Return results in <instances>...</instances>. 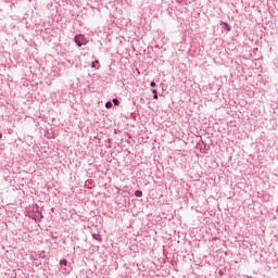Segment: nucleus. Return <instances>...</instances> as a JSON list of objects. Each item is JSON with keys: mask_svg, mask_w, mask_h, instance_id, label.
<instances>
[{"mask_svg": "<svg viewBox=\"0 0 278 278\" xmlns=\"http://www.w3.org/2000/svg\"><path fill=\"white\" fill-rule=\"evenodd\" d=\"M135 197H138V198L142 197V191L140 190L135 191Z\"/></svg>", "mask_w": 278, "mask_h": 278, "instance_id": "5", "label": "nucleus"}, {"mask_svg": "<svg viewBox=\"0 0 278 278\" xmlns=\"http://www.w3.org/2000/svg\"><path fill=\"white\" fill-rule=\"evenodd\" d=\"M0 138H3V135L0 132Z\"/></svg>", "mask_w": 278, "mask_h": 278, "instance_id": "11", "label": "nucleus"}, {"mask_svg": "<svg viewBox=\"0 0 278 278\" xmlns=\"http://www.w3.org/2000/svg\"><path fill=\"white\" fill-rule=\"evenodd\" d=\"M92 238H93V240H97L98 242H101V235H99V233H92Z\"/></svg>", "mask_w": 278, "mask_h": 278, "instance_id": "2", "label": "nucleus"}, {"mask_svg": "<svg viewBox=\"0 0 278 278\" xmlns=\"http://www.w3.org/2000/svg\"><path fill=\"white\" fill-rule=\"evenodd\" d=\"M152 92H153V94H154V96H153V99H157V90L153 89Z\"/></svg>", "mask_w": 278, "mask_h": 278, "instance_id": "7", "label": "nucleus"}, {"mask_svg": "<svg viewBox=\"0 0 278 278\" xmlns=\"http://www.w3.org/2000/svg\"><path fill=\"white\" fill-rule=\"evenodd\" d=\"M74 42L77 45V47H81L83 45H86V37L84 35H76Z\"/></svg>", "mask_w": 278, "mask_h": 278, "instance_id": "1", "label": "nucleus"}, {"mask_svg": "<svg viewBox=\"0 0 278 278\" xmlns=\"http://www.w3.org/2000/svg\"><path fill=\"white\" fill-rule=\"evenodd\" d=\"M114 105H118V99H113Z\"/></svg>", "mask_w": 278, "mask_h": 278, "instance_id": "9", "label": "nucleus"}, {"mask_svg": "<svg viewBox=\"0 0 278 278\" xmlns=\"http://www.w3.org/2000/svg\"><path fill=\"white\" fill-rule=\"evenodd\" d=\"M150 86H151V88H155V81H151V84H150Z\"/></svg>", "mask_w": 278, "mask_h": 278, "instance_id": "10", "label": "nucleus"}, {"mask_svg": "<svg viewBox=\"0 0 278 278\" xmlns=\"http://www.w3.org/2000/svg\"><path fill=\"white\" fill-rule=\"evenodd\" d=\"M97 64H99V61H93L91 64V68H97Z\"/></svg>", "mask_w": 278, "mask_h": 278, "instance_id": "6", "label": "nucleus"}, {"mask_svg": "<svg viewBox=\"0 0 278 278\" xmlns=\"http://www.w3.org/2000/svg\"><path fill=\"white\" fill-rule=\"evenodd\" d=\"M219 275H223V270L219 271Z\"/></svg>", "mask_w": 278, "mask_h": 278, "instance_id": "12", "label": "nucleus"}, {"mask_svg": "<svg viewBox=\"0 0 278 278\" xmlns=\"http://www.w3.org/2000/svg\"><path fill=\"white\" fill-rule=\"evenodd\" d=\"M66 264H68V261H66V258L60 261V266H66Z\"/></svg>", "mask_w": 278, "mask_h": 278, "instance_id": "4", "label": "nucleus"}, {"mask_svg": "<svg viewBox=\"0 0 278 278\" xmlns=\"http://www.w3.org/2000/svg\"><path fill=\"white\" fill-rule=\"evenodd\" d=\"M222 25H224V29H226L227 31H231V26H229V24L222 22Z\"/></svg>", "mask_w": 278, "mask_h": 278, "instance_id": "3", "label": "nucleus"}, {"mask_svg": "<svg viewBox=\"0 0 278 278\" xmlns=\"http://www.w3.org/2000/svg\"><path fill=\"white\" fill-rule=\"evenodd\" d=\"M105 108H108V110H110V108H112V102L111 101L106 102Z\"/></svg>", "mask_w": 278, "mask_h": 278, "instance_id": "8", "label": "nucleus"}]
</instances>
